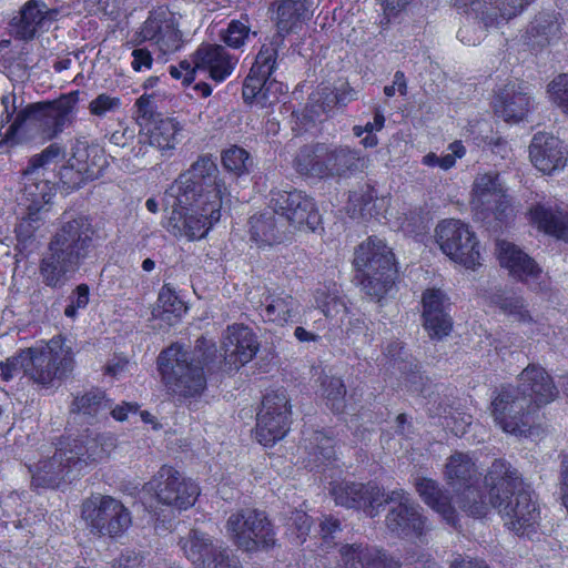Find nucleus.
<instances>
[{
    "label": "nucleus",
    "instance_id": "nucleus-1",
    "mask_svg": "<svg viewBox=\"0 0 568 568\" xmlns=\"http://www.w3.org/2000/svg\"><path fill=\"white\" fill-rule=\"evenodd\" d=\"M225 194L215 162L210 155L200 156L165 193L172 207L169 226L173 234L189 240L204 237L221 219Z\"/></svg>",
    "mask_w": 568,
    "mask_h": 568
},
{
    "label": "nucleus",
    "instance_id": "nucleus-2",
    "mask_svg": "<svg viewBox=\"0 0 568 568\" xmlns=\"http://www.w3.org/2000/svg\"><path fill=\"white\" fill-rule=\"evenodd\" d=\"M97 231L85 216L64 222L51 237L39 262L41 282L52 290L62 288L92 257L97 247Z\"/></svg>",
    "mask_w": 568,
    "mask_h": 568
},
{
    "label": "nucleus",
    "instance_id": "nucleus-3",
    "mask_svg": "<svg viewBox=\"0 0 568 568\" xmlns=\"http://www.w3.org/2000/svg\"><path fill=\"white\" fill-rule=\"evenodd\" d=\"M489 508L517 535H529L540 519L539 508L520 474L505 459H495L485 476Z\"/></svg>",
    "mask_w": 568,
    "mask_h": 568
},
{
    "label": "nucleus",
    "instance_id": "nucleus-4",
    "mask_svg": "<svg viewBox=\"0 0 568 568\" xmlns=\"http://www.w3.org/2000/svg\"><path fill=\"white\" fill-rule=\"evenodd\" d=\"M215 344L200 337L192 354L182 346L173 344L158 357L159 371L165 386L181 397L200 396L206 387L204 366H210L216 358Z\"/></svg>",
    "mask_w": 568,
    "mask_h": 568
},
{
    "label": "nucleus",
    "instance_id": "nucleus-5",
    "mask_svg": "<svg viewBox=\"0 0 568 568\" xmlns=\"http://www.w3.org/2000/svg\"><path fill=\"white\" fill-rule=\"evenodd\" d=\"M79 94V91H72L54 101L28 105L17 114L3 142L18 144L38 140L43 143L54 139L72 124Z\"/></svg>",
    "mask_w": 568,
    "mask_h": 568
},
{
    "label": "nucleus",
    "instance_id": "nucleus-6",
    "mask_svg": "<svg viewBox=\"0 0 568 568\" xmlns=\"http://www.w3.org/2000/svg\"><path fill=\"white\" fill-rule=\"evenodd\" d=\"M354 281L366 296L379 301L392 287L396 266L392 250L383 240L369 236L361 243L354 257Z\"/></svg>",
    "mask_w": 568,
    "mask_h": 568
},
{
    "label": "nucleus",
    "instance_id": "nucleus-7",
    "mask_svg": "<svg viewBox=\"0 0 568 568\" xmlns=\"http://www.w3.org/2000/svg\"><path fill=\"white\" fill-rule=\"evenodd\" d=\"M73 368L72 347L62 336L28 347L27 377L42 387H53L61 383Z\"/></svg>",
    "mask_w": 568,
    "mask_h": 568
},
{
    "label": "nucleus",
    "instance_id": "nucleus-8",
    "mask_svg": "<svg viewBox=\"0 0 568 568\" xmlns=\"http://www.w3.org/2000/svg\"><path fill=\"white\" fill-rule=\"evenodd\" d=\"M538 412L529 404V398L511 384L497 389L490 403L495 424L503 432L518 437L531 434L537 425Z\"/></svg>",
    "mask_w": 568,
    "mask_h": 568
},
{
    "label": "nucleus",
    "instance_id": "nucleus-9",
    "mask_svg": "<svg viewBox=\"0 0 568 568\" xmlns=\"http://www.w3.org/2000/svg\"><path fill=\"white\" fill-rule=\"evenodd\" d=\"M444 474L453 489H463L456 499L463 511L475 518H481L488 514L487 497L474 487V483L478 479V471L468 454L459 452L453 454L446 462Z\"/></svg>",
    "mask_w": 568,
    "mask_h": 568
},
{
    "label": "nucleus",
    "instance_id": "nucleus-10",
    "mask_svg": "<svg viewBox=\"0 0 568 568\" xmlns=\"http://www.w3.org/2000/svg\"><path fill=\"white\" fill-rule=\"evenodd\" d=\"M282 52L274 51L270 45H262L250 73L244 80L242 95L245 102H256L262 108L275 104L284 93L282 82L272 79Z\"/></svg>",
    "mask_w": 568,
    "mask_h": 568
},
{
    "label": "nucleus",
    "instance_id": "nucleus-11",
    "mask_svg": "<svg viewBox=\"0 0 568 568\" xmlns=\"http://www.w3.org/2000/svg\"><path fill=\"white\" fill-rule=\"evenodd\" d=\"M178 546L195 568H242L239 558L223 541L197 528L181 536Z\"/></svg>",
    "mask_w": 568,
    "mask_h": 568
},
{
    "label": "nucleus",
    "instance_id": "nucleus-12",
    "mask_svg": "<svg viewBox=\"0 0 568 568\" xmlns=\"http://www.w3.org/2000/svg\"><path fill=\"white\" fill-rule=\"evenodd\" d=\"M229 539L240 549L252 551L258 547H271L275 544L272 524L263 511L257 509H240L230 515L225 524Z\"/></svg>",
    "mask_w": 568,
    "mask_h": 568
},
{
    "label": "nucleus",
    "instance_id": "nucleus-13",
    "mask_svg": "<svg viewBox=\"0 0 568 568\" xmlns=\"http://www.w3.org/2000/svg\"><path fill=\"white\" fill-rule=\"evenodd\" d=\"M82 517L92 531L109 537L122 535L131 525V514L111 496H92L82 506Z\"/></svg>",
    "mask_w": 568,
    "mask_h": 568
},
{
    "label": "nucleus",
    "instance_id": "nucleus-14",
    "mask_svg": "<svg viewBox=\"0 0 568 568\" xmlns=\"http://www.w3.org/2000/svg\"><path fill=\"white\" fill-rule=\"evenodd\" d=\"M436 241L450 260L474 268L479 264L480 253L474 232L459 220L442 221L436 227Z\"/></svg>",
    "mask_w": 568,
    "mask_h": 568
},
{
    "label": "nucleus",
    "instance_id": "nucleus-15",
    "mask_svg": "<svg viewBox=\"0 0 568 568\" xmlns=\"http://www.w3.org/2000/svg\"><path fill=\"white\" fill-rule=\"evenodd\" d=\"M291 406L285 389L267 393L257 414L256 438L264 446L282 439L290 428Z\"/></svg>",
    "mask_w": 568,
    "mask_h": 568
},
{
    "label": "nucleus",
    "instance_id": "nucleus-16",
    "mask_svg": "<svg viewBox=\"0 0 568 568\" xmlns=\"http://www.w3.org/2000/svg\"><path fill=\"white\" fill-rule=\"evenodd\" d=\"M102 162L104 159L98 146H90L87 141L77 140L68 163L59 171L62 187L73 191L88 181L99 179L102 174Z\"/></svg>",
    "mask_w": 568,
    "mask_h": 568
},
{
    "label": "nucleus",
    "instance_id": "nucleus-17",
    "mask_svg": "<svg viewBox=\"0 0 568 568\" xmlns=\"http://www.w3.org/2000/svg\"><path fill=\"white\" fill-rule=\"evenodd\" d=\"M384 504H397L389 509L385 524L389 532L397 537H420L425 531L426 518L419 513L407 491L394 489L383 497Z\"/></svg>",
    "mask_w": 568,
    "mask_h": 568
},
{
    "label": "nucleus",
    "instance_id": "nucleus-18",
    "mask_svg": "<svg viewBox=\"0 0 568 568\" xmlns=\"http://www.w3.org/2000/svg\"><path fill=\"white\" fill-rule=\"evenodd\" d=\"M312 6V0H274L270 11L276 32L263 45H270L274 51L282 52L286 36L301 31L303 24L313 16Z\"/></svg>",
    "mask_w": 568,
    "mask_h": 568
},
{
    "label": "nucleus",
    "instance_id": "nucleus-19",
    "mask_svg": "<svg viewBox=\"0 0 568 568\" xmlns=\"http://www.w3.org/2000/svg\"><path fill=\"white\" fill-rule=\"evenodd\" d=\"M150 485L160 503L179 510L193 506L200 495L199 486L171 466H162Z\"/></svg>",
    "mask_w": 568,
    "mask_h": 568
},
{
    "label": "nucleus",
    "instance_id": "nucleus-20",
    "mask_svg": "<svg viewBox=\"0 0 568 568\" xmlns=\"http://www.w3.org/2000/svg\"><path fill=\"white\" fill-rule=\"evenodd\" d=\"M271 203L274 212L285 217L294 229L315 231L321 224V215L314 200L302 191L274 192Z\"/></svg>",
    "mask_w": 568,
    "mask_h": 568
},
{
    "label": "nucleus",
    "instance_id": "nucleus-21",
    "mask_svg": "<svg viewBox=\"0 0 568 568\" xmlns=\"http://www.w3.org/2000/svg\"><path fill=\"white\" fill-rule=\"evenodd\" d=\"M470 204L476 214H481L483 219L493 215L496 220L501 221L507 216L509 200L497 173H484L476 176Z\"/></svg>",
    "mask_w": 568,
    "mask_h": 568
},
{
    "label": "nucleus",
    "instance_id": "nucleus-22",
    "mask_svg": "<svg viewBox=\"0 0 568 568\" xmlns=\"http://www.w3.org/2000/svg\"><path fill=\"white\" fill-rule=\"evenodd\" d=\"M63 445L69 453L68 462L75 466L78 475L84 466L105 459L116 447V437L112 433L98 434L87 429Z\"/></svg>",
    "mask_w": 568,
    "mask_h": 568
},
{
    "label": "nucleus",
    "instance_id": "nucleus-23",
    "mask_svg": "<svg viewBox=\"0 0 568 568\" xmlns=\"http://www.w3.org/2000/svg\"><path fill=\"white\" fill-rule=\"evenodd\" d=\"M331 494L337 505L362 509L369 517H375L379 513L385 496L383 488L373 481H342L333 486Z\"/></svg>",
    "mask_w": 568,
    "mask_h": 568
},
{
    "label": "nucleus",
    "instance_id": "nucleus-24",
    "mask_svg": "<svg viewBox=\"0 0 568 568\" xmlns=\"http://www.w3.org/2000/svg\"><path fill=\"white\" fill-rule=\"evenodd\" d=\"M140 37L143 41H152L163 53L176 51L182 42L174 17L165 10L150 13L141 28Z\"/></svg>",
    "mask_w": 568,
    "mask_h": 568
},
{
    "label": "nucleus",
    "instance_id": "nucleus-25",
    "mask_svg": "<svg viewBox=\"0 0 568 568\" xmlns=\"http://www.w3.org/2000/svg\"><path fill=\"white\" fill-rule=\"evenodd\" d=\"M222 347L224 349V361L239 368L251 362L258 348L260 343L255 333L243 324H233L227 326Z\"/></svg>",
    "mask_w": 568,
    "mask_h": 568
},
{
    "label": "nucleus",
    "instance_id": "nucleus-26",
    "mask_svg": "<svg viewBox=\"0 0 568 568\" xmlns=\"http://www.w3.org/2000/svg\"><path fill=\"white\" fill-rule=\"evenodd\" d=\"M518 387L538 410L554 402L559 392L551 376L539 365L530 364L518 375Z\"/></svg>",
    "mask_w": 568,
    "mask_h": 568
},
{
    "label": "nucleus",
    "instance_id": "nucleus-27",
    "mask_svg": "<svg viewBox=\"0 0 568 568\" xmlns=\"http://www.w3.org/2000/svg\"><path fill=\"white\" fill-rule=\"evenodd\" d=\"M495 113L505 121H521L532 108L529 88L524 82H508L494 99Z\"/></svg>",
    "mask_w": 568,
    "mask_h": 568
},
{
    "label": "nucleus",
    "instance_id": "nucleus-28",
    "mask_svg": "<svg viewBox=\"0 0 568 568\" xmlns=\"http://www.w3.org/2000/svg\"><path fill=\"white\" fill-rule=\"evenodd\" d=\"M423 321L424 328L430 338L442 339L453 328V321L447 312L449 306L446 294L438 288H427L423 293Z\"/></svg>",
    "mask_w": 568,
    "mask_h": 568
},
{
    "label": "nucleus",
    "instance_id": "nucleus-29",
    "mask_svg": "<svg viewBox=\"0 0 568 568\" xmlns=\"http://www.w3.org/2000/svg\"><path fill=\"white\" fill-rule=\"evenodd\" d=\"M325 180L349 178L367 168L368 158L348 145L324 143Z\"/></svg>",
    "mask_w": 568,
    "mask_h": 568
},
{
    "label": "nucleus",
    "instance_id": "nucleus-30",
    "mask_svg": "<svg viewBox=\"0 0 568 568\" xmlns=\"http://www.w3.org/2000/svg\"><path fill=\"white\" fill-rule=\"evenodd\" d=\"M69 453L64 445L57 448L54 454L38 464L30 466L31 486L34 488H54L63 480L70 478L75 466L68 462Z\"/></svg>",
    "mask_w": 568,
    "mask_h": 568
},
{
    "label": "nucleus",
    "instance_id": "nucleus-31",
    "mask_svg": "<svg viewBox=\"0 0 568 568\" xmlns=\"http://www.w3.org/2000/svg\"><path fill=\"white\" fill-rule=\"evenodd\" d=\"M530 161L540 172L550 174L565 166L567 150L558 138L538 132L534 135L529 145Z\"/></svg>",
    "mask_w": 568,
    "mask_h": 568
},
{
    "label": "nucleus",
    "instance_id": "nucleus-32",
    "mask_svg": "<svg viewBox=\"0 0 568 568\" xmlns=\"http://www.w3.org/2000/svg\"><path fill=\"white\" fill-rule=\"evenodd\" d=\"M500 265L509 275L521 283L539 278L542 270L536 261L511 242L499 240L496 243Z\"/></svg>",
    "mask_w": 568,
    "mask_h": 568
},
{
    "label": "nucleus",
    "instance_id": "nucleus-33",
    "mask_svg": "<svg viewBox=\"0 0 568 568\" xmlns=\"http://www.w3.org/2000/svg\"><path fill=\"white\" fill-rule=\"evenodd\" d=\"M193 63L196 70L206 72L215 82H222L232 74L237 59L223 45L202 44L194 53Z\"/></svg>",
    "mask_w": 568,
    "mask_h": 568
},
{
    "label": "nucleus",
    "instance_id": "nucleus-34",
    "mask_svg": "<svg viewBox=\"0 0 568 568\" xmlns=\"http://www.w3.org/2000/svg\"><path fill=\"white\" fill-rule=\"evenodd\" d=\"M48 175L49 172L37 171L29 166L22 171L21 193L22 200L28 203V210L40 211L51 201L54 185Z\"/></svg>",
    "mask_w": 568,
    "mask_h": 568
},
{
    "label": "nucleus",
    "instance_id": "nucleus-35",
    "mask_svg": "<svg viewBox=\"0 0 568 568\" xmlns=\"http://www.w3.org/2000/svg\"><path fill=\"white\" fill-rule=\"evenodd\" d=\"M414 485L419 497L427 506L439 514L448 525L457 527L458 516L456 510L452 506L448 494L443 491L437 481L426 477H417Z\"/></svg>",
    "mask_w": 568,
    "mask_h": 568
},
{
    "label": "nucleus",
    "instance_id": "nucleus-36",
    "mask_svg": "<svg viewBox=\"0 0 568 568\" xmlns=\"http://www.w3.org/2000/svg\"><path fill=\"white\" fill-rule=\"evenodd\" d=\"M183 124L175 118H160L145 133L140 135V142L156 148L162 152L172 151L181 142Z\"/></svg>",
    "mask_w": 568,
    "mask_h": 568
},
{
    "label": "nucleus",
    "instance_id": "nucleus-37",
    "mask_svg": "<svg viewBox=\"0 0 568 568\" xmlns=\"http://www.w3.org/2000/svg\"><path fill=\"white\" fill-rule=\"evenodd\" d=\"M51 13L42 1L29 0L21 8L19 17L12 20L13 36L24 41L33 39L38 29Z\"/></svg>",
    "mask_w": 568,
    "mask_h": 568
},
{
    "label": "nucleus",
    "instance_id": "nucleus-38",
    "mask_svg": "<svg viewBox=\"0 0 568 568\" xmlns=\"http://www.w3.org/2000/svg\"><path fill=\"white\" fill-rule=\"evenodd\" d=\"M300 303L292 295L284 292H267L262 301V317L278 325L296 321Z\"/></svg>",
    "mask_w": 568,
    "mask_h": 568
},
{
    "label": "nucleus",
    "instance_id": "nucleus-39",
    "mask_svg": "<svg viewBox=\"0 0 568 568\" xmlns=\"http://www.w3.org/2000/svg\"><path fill=\"white\" fill-rule=\"evenodd\" d=\"M111 409V400L99 388H92L83 394L74 396L70 415L73 419H82L91 424L99 416L105 415Z\"/></svg>",
    "mask_w": 568,
    "mask_h": 568
},
{
    "label": "nucleus",
    "instance_id": "nucleus-40",
    "mask_svg": "<svg viewBox=\"0 0 568 568\" xmlns=\"http://www.w3.org/2000/svg\"><path fill=\"white\" fill-rule=\"evenodd\" d=\"M531 221L538 229L557 239L568 241V212L557 205L537 204L530 210Z\"/></svg>",
    "mask_w": 568,
    "mask_h": 568
},
{
    "label": "nucleus",
    "instance_id": "nucleus-41",
    "mask_svg": "<svg viewBox=\"0 0 568 568\" xmlns=\"http://www.w3.org/2000/svg\"><path fill=\"white\" fill-rule=\"evenodd\" d=\"M293 168L302 176L325 180L324 143L301 146L293 159Z\"/></svg>",
    "mask_w": 568,
    "mask_h": 568
},
{
    "label": "nucleus",
    "instance_id": "nucleus-42",
    "mask_svg": "<svg viewBox=\"0 0 568 568\" xmlns=\"http://www.w3.org/2000/svg\"><path fill=\"white\" fill-rule=\"evenodd\" d=\"M561 29L558 13L541 12L530 22L527 34L532 45L545 47L561 38Z\"/></svg>",
    "mask_w": 568,
    "mask_h": 568
},
{
    "label": "nucleus",
    "instance_id": "nucleus-43",
    "mask_svg": "<svg viewBox=\"0 0 568 568\" xmlns=\"http://www.w3.org/2000/svg\"><path fill=\"white\" fill-rule=\"evenodd\" d=\"M185 312V303L171 287L164 285L159 293L153 316L173 325Z\"/></svg>",
    "mask_w": 568,
    "mask_h": 568
},
{
    "label": "nucleus",
    "instance_id": "nucleus-44",
    "mask_svg": "<svg viewBox=\"0 0 568 568\" xmlns=\"http://www.w3.org/2000/svg\"><path fill=\"white\" fill-rule=\"evenodd\" d=\"M304 447L308 450L307 466L318 467L335 456L334 440L323 432H314L312 437L304 439Z\"/></svg>",
    "mask_w": 568,
    "mask_h": 568
},
{
    "label": "nucleus",
    "instance_id": "nucleus-45",
    "mask_svg": "<svg viewBox=\"0 0 568 568\" xmlns=\"http://www.w3.org/2000/svg\"><path fill=\"white\" fill-rule=\"evenodd\" d=\"M248 232L251 240L257 245H272L280 240L272 213L253 215L248 221Z\"/></svg>",
    "mask_w": 568,
    "mask_h": 568
},
{
    "label": "nucleus",
    "instance_id": "nucleus-46",
    "mask_svg": "<svg viewBox=\"0 0 568 568\" xmlns=\"http://www.w3.org/2000/svg\"><path fill=\"white\" fill-rule=\"evenodd\" d=\"M495 304L505 315L511 317L519 324H532L537 322L523 296L515 294L500 295L496 298Z\"/></svg>",
    "mask_w": 568,
    "mask_h": 568
},
{
    "label": "nucleus",
    "instance_id": "nucleus-47",
    "mask_svg": "<svg viewBox=\"0 0 568 568\" xmlns=\"http://www.w3.org/2000/svg\"><path fill=\"white\" fill-rule=\"evenodd\" d=\"M322 395L333 412L341 413L345 406L346 387L339 377L325 375L321 382Z\"/></svg>",
    "mask_w": 568,
    "mask_h": 568
},
{
    "label": "nucleus",
    "instance_id": "nucleus-48",
    "mask_svg": "<svg viewBox=\"0 0 568 568\" xmlns=\"http://www.w3.org/2000/svg\"><path fill=\"white\" fill-rule=\"evenodd\" d=\"M222 162L224 168L237 175H241L248 171V166L252 164L250 154L242 148L233 146L224 151L222 155Z\"/></svg>",
    "mask_w": 568,
    "mask_h": 568
},
{
    "label": "nucleus",
    "instance_id": "nucleus-49",
    "mask_svg": "<svg viewBox=\"0 0 568 568\" xmlns=\"http://www.w3.org/2000/svg\"><path fill=\"white\" fill-rule=\"evenodd\" d=\"M339 568H363L361 560H372L371 554L362 550V544L344 545L339 549Z\"/></svg>",
    "mask_w": 568,
    "mask_h": 568
},
{
    "label": "nucleus",
    "instance_id": "nucleus-50",
    "mask_svg": "<svg viewBox=\"0 0 568 568\" xmlns=\"http://www.w3.org/2000/svg\"><path fill=\"white\" fill-rule=\"evenodd\" d=\"M28 368V348L21 349L14 356L0 363L1 378L6 382L11 381L18 373L22 372L27 376Z\"/></svg>",
    "mask_w": 568,
    "mask_h": 568
},
{
    "label": "nucleus",
    "instance_id": "nucleus-51",
    "mask_svg": "<svg viewBox=\"0 0 568 568\" xmlns=\"http://www.w3.org/2000/svg\"><path fill=\"white\" fill-rule=\"evenodd\" d=\"M64 154V149L59 143H51L39 154L30 158L28 165L30 169L48 172L47 166Z\"/></svg>",
    "mask_w": 568,
    "mask_h": 568
},
{
    "label": "nucleus",
    "instance_id": "nucleus-52",
    "mask_svg": "<svg viewBox=\"0 0 568 568\" xmlns=\"http://www.w3.org/2000/svg\"><path fill=\"white\" fill-rule=\"evenodd\" d=\"M287 529L296 536V544H303L312 526L311 518L303 510H294L286 521Z\"/></svg>",
    "mask_w": 568,
    "mask_h": 568
},
{
    "label": "nucleus",
    "instance_id": "nucleus-53",
    "mask_svg": "<svg viewBox=\"0 0 568 568\" xmlns=\"http://www.w3.org/2000/svg\"><path fill=\"white\" fill-rule=\"evenodd\" d=\"M121 104L120 98L101 93L89 103V111L94 116L103 118L120 110Z\"/></svg>",
    "mask_w": 568,
    "mask_h": 568
},
{
    "label": "nucleus",
    "instance_id": "nucleus-54",
    "mask_svg": "<svg viewBox=\"0 0 568 568\" xmlns=\"http://www.w3.org/2000/svg\"><path fill=\"white\" fill-rule=\"evenodd\" d=\"M90 301V287L88 284H79L69 296V304L64 308V315L70 318L77 316L78 310L85 308Z\"/></svg>",
    "mask_w": 568,
    "mask_h": 568
},
{
    "label": "nucleus",
    "instance_id": "nucleus-55",
    "mask_svg": "<svg viewBox=\"0 0 568 568\" xmlns=\"http://www.w3.org/2000/svg\"><path fill=\"white\" fill-rule=\"evenodd\" d=\"M248 33L250 27L246 23L233 20L229 23L222 39L229 47L239 49L244 44Z\"/></svg>",
    "mask_w": 568,
    "mask_h": 568
},
{
    "label": "nucleus",
    "instance_id": "nucleus-56",
    "mask_svg": "<svg viewBox=\"0 0 568 568\" xmlns=\"http://www.w3.org/2000/svg\"><path fill=\"white\" fill-rule=\"evenodd\" d=\"M551 100L568 114V74H560L548 85Z\"/></svg>",
    "mask_w": 568,
    "mask_h": 568
},
{
    "label": "nucleus",
    "instance_id": "nucleus-57",
    "mask_svg": "<svg viewBox=\"0 0 568 568\" xmlns=\"http://www.w3.org/2000/svg\"><path fill=\"white\" fill-rule=\"evenodd\" d=\"M362 550L371 554L372 559H374V561L371 559L361 560V565L364 566L363 568H399V562L392 557H388L381 549L362 544Z\"/></svg>",
    "mask_w": 568,
    "mask_h": 568
},
{
    "label": "nucleus",
    "instance_id": "nucleus-58",
    "mask_svg": "<svg viewBox=\"0 0 568 568\" xmlns=\"http://www.w3.org/2000/svg\"><path fill=\"white\" fill-rule=\"evenodd\" d=\"M42 224L39 211L29 210L27 216L22 217L16 227L19 241H28Z\"/></svg>",
    "mask_w": 568,
    "mask_h": 568
},
{
    "label": "nucleus",
    "instance_id": "nucleus-59",
    "mask_svg": "<svg viewBox=\"0 0 568 568\" xmlns=\"http://www.w3.org/2000/svg\"><path fill=\"white\" fill-rule=\"evenodd\" d=\"M318 294L316 302L325 316L333 317L346 312V303L342 297L335 294L325 296L324 293L318 292Z\"/></svg>",
    "mask_w": 568,
    "mask_h": 568
},
{
    "label": "nucleus",
    "instance_id": "nucleus-60",
    "mask_svg": "<svg viewBox=\"0 0 568 568\" xmlns=\"http://www.w3.org/2000/svg\"><path fill=\"white\" fill-rule=\"evenodd\" d=\"M449 153L440 156V169L447 171L452 169L456 159H462L466 154V149L463 145L462 141H454L448 145Z\"/></svg>",
    "mask_w": 568,
    "mask_h": 568
},
{
    "label": "nucleus",
    "instance_id": "nucleus-61",
    "mask_svg": "<svg viewBox=\"0 0 568 568\" xmlns=\"http://www.w3.org/2000/svg\"><path fill=\"white\" fill-rule=\"evenodd\" d=\"M110 568H144L143 558L133 550L122 552Z\"/></svg>",
    "mask_w": 568,
    "mask_h": 568
},
{
    "label": "nucleus",
    "instance_id": "nucleus-62",
    "mask_svg": "<svg viewBox=\"0 0 568 568\" xmlns=\"http://www.w3.org/2000/svg\"><path fill=\"white\" fill-rule=\"evenodd\" d=\"M375 196L376 194L374 190L369 185H365L361 191H353L349 193V202H352L355 207L364 211Z\"/></svg>",
    "mask_w": 568,
    "mask_h": 568
},
{
    "label": "nucleus",
    "instance_id": "nucleus-63",
    "mask_svg": "<svg viewBox=\"0 0 568 568\" xmlns=\"http://www.w3.org/2000/svg\"><path fill=\"white\" fill-rule=\"evenodd\" d=\"M135 108L138 119H142L145 121L151 120L155 112L153 97L148 94L141 95L135 102Z\"/></svg>",
    "mask_w": 568,
    "mask_h": 568
},
{
    "label": "nucleus",
    "instance_id": "nucleus-64",
    "mask_svg": "<svg viewBox=\"0 0 568 568\" xmlns=\"http://www.w3.org/2000/svg\"><path fill=\"white\" fill-rule=\"evenodd\" d=\"M449 568H490L484 560L459 555L452 562Z\"/></svg>",
    "mask_w": 568,
    "mask_h": 568
}]
</instances>
